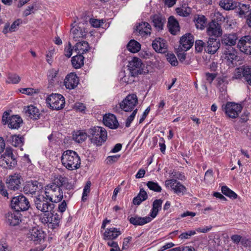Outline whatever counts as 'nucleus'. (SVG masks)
Listing matches in <instances>:
<instances>
[{
	"label": "nucleus",
	"instance_id": "1",
	"mask_svg": "<svg viewBox=\"0 0 251 251\" xmlns=\"http://www.w3.org/2000/svg\"><path fill=\"white\" fill-rule=\"evenodd\" d=\"M63 178H56L45 188V195L47 199L52 202L57 203L60 201L63 197V192L61 187L63 185Z\"/></svg>",
	"mask_w": 251,
	"mask_h": 251
},
{
	"label": "nucleus",
	"instance_id": "2",
	"mask_svg": "<svg viewBox=\"0 0 251 251\" xmlns=\"http://www.w3.org/2000/svg\"><path fill=\"white\" fill-rule=\"evenodd\" d=\"M62 165L68 170L73 171L80 168L81 160L78 154L72 150L64 151L61 158Z\"/></svg>",
	"mask_w": 251,
	"mask_h": 251
},
{
	"label": "nucleus",
	"instance_id": "3",
	"mask_svg": "<svg viewBox=\"0 0 251 251\" xmlns=\"http://www.w3.org/2000/svg\"><path fill=\"white\" fill-rule=\"evenodd\" d=\"M88 136L91 143L96 146H101L107 138L105 129L99 126L89 128L88 130Z\"/></svg>",
	"mask_w": 251,
	"mask_h": 251
},
{
	"label": "nucleus",
	"instance_id": "4",
	"mask_svg": "<svg viewBox=\"0 0 251 251\" xmlns=\"http://www.w3.org/2000/svg\"><path fill=\"white\" fill-rule=\"evenodd\" d=\"M11 206L15 211H24L28 209L30 203L25 196L20 195L12 198L11 201Z\"/></svg>",
	"mask_w": 251,
	"mask_h": 251
},
{
	"label": "nucleus",
	"instance_id": "5",
	"mask_svg": "<svg viewBox=\"0 0 251 251\" xmlns=\"http://www.w3.org/2000/svg\"><path fill=\"white\" fill-rule=\"evenodd\" d=\"M16 163L17 161L13 154L12 149L7 148L4 153L0 157V166L6 169H11Z\"/></svg>",
	"mask_w": 251,
	"mask_h": 251
},
{
	"label": "nucleus",
	"instance_id": "6",
	"mask_svg": "<svg viewBox=\"0 0 251 251\" xmlns=\"http://www.w3.org/2000/svg\"><path fill=\"white\" fill-rule=\"evenodd\" d=\"M46 102L50 107L53 110H59L63 108L65 105L64 97L59 94H52L46 99Z\"/></svg>",
	"mask_w": 251,
	"mask_h": 251
},
{
	"label": "nucleus",
	"instance_id": "7",
	"mask_svg": "<svg viewBox=\"0 0 251 251\" xmlns=\"http://www.w3.org/2000/svg\"><path fill=\"white\" fill-rule=\"evenodd\" d=\"M128 67L132 76H135L146 73L145 65L142 62L141 60L138 58H133L129 62Z\"/></svg>",
	"mask_w": 251,
	"mask_h": 251
},
{
	"label": "nucleus",
	"instance_id": "8",
	"mask_svg": "<svg viewBox=\"0 0 251 251\" xmlns=\"http://www.w3.org/2000/svg\"><path fill=\"white\" fill-rule=\"evenodd\" d=\"M137 103V96L134 94H129L120 103V107L125 112H131L134 110Z\"/></svg>",
	"mask_w": 251,
	"mask_h": 251
},
{
	"label": "nucleus",
	"instance_id": "9",
	"mask_svg": "<svg viewBox=\"0 0 251 251\" xmlns=\"http://www.w3.org/2000/svg\"><path fill=\"white\" fill-rule=\"evenodd\" d=\"M48 199L43 195H38L34 199V203L38 210L44 213L51 211L54 204L48 201Z\"/></svg>",
	"mask_w": 251,
	"mask_h": 251
},
{
	"label": "nucleus",
	"instance_id": "10",
	"mask_svg": "<svg viewBox=\"0 0 251 251\" xmlns=\"http://www.w3.org/2000/svg\"><path fill=\"white\" fill-rule=\"evenodd\" d=\"M222 108L229 118H236L241 112L242 106L241 104L233 102H227L225 106H222Z\"/></svg>",
	"mask_w": 251,
	"mask_h": 251
},
{
	"label": "nucleus",
	"instance_id": "11",
	"mask_svg": "<svg viewBox=\"0 0 251 251\" xmlns=\"http://www.w3.org/2000/svg\"><path fill=\"white\" fill-rule=\"evenodd\" d=\"M222 57L228 66H233L238 59L237 52L234 48L228 47L224 50Z\"/></svg>",
	"mask_w": 251,
	"mask_h": 251
},
{
	"label": "nucleus",
	"instance_id": "12",
	"mask_svg": "<svg viewBox=\"0 0 251 251\" xmlns=\"http://www.w3.org/2000/svg\"><path fill=\"white\" fill-rule=\"evenodd\" d=\"M165 185L166 187H170L174 193L178 196L183 195L186 191V187L180 182L175 179L166 180Z\"/></svg>",
	"mask_w": 251,
	"mask_h": 251
},
{
	"label": "nucleus",
	"instance_id": "13",
	"mask_svg": "<svg viewBox=\"0 0 251 251\" xmlns=\"http://www.w3.org/2000/svg\"><path fill=\"white\" fill-rule=\"evenodd\" d=\"M207 34L211 37L218 38L223 34L221 25L215 21L210 22L206 29Z\"/></svg>",
	"mask_w": 251,
	"mask_h": 251
},
{
	"label": "nucleus",
	"instance_id": "14",
	"mask_svg": "<svg viewBox=\"0 0 251 251\" xmlns=\"http://www.w3.org/2000/svg\"><path fill=\"white\" fill-rule=\"evenodd\" d=\"M79 81V78L76 74L70 73L66 76L63 83L66 89L72 90L77 86Z\"/></svg>",
	"mask_w": 251,
	"mask_h": 251
},
{
	"label": "nucleus",
	"instance_id": "15",
	"mask_svg": "<svg viewBox=\"0 0 251 251\" xmlns=\"http://www.w3.org/2000/svg\"><path fill=\"white\" fill-rule=\"evenodd\" d=\"M178 49L180 51H187L193 45L194 40L193 36L190 33L185 34L180 40Z\"/></svg>",
	"mask_w": 251,
	"mask_h": 251
},
{
	"label": "nucleus",
	"instance_id": "16",
	"mask_svg": "<svg viewBox=\"0 0 251 251\" xmlns=\"http://www.w3.org/2000/svg\"><path fill=\"white\" fill-rule=\"evenodd\" d=\"M43 188L42 183L37 180H30L26 182L23 190L25 194H34Z\"/></svg>",
	"mask_w": 251,
	"mask_h": 251
},
{
	"label": "nucleus",
	"instance_id": "17",
	"mask_svg": "<svg viewBox=\"0 0 251 251\" xmlns=\"http://www.w3.org/2000/svg\"><path fill=\"white\" fill-rule=\"evenodd\" d=\"M21 176L18 174L10 176L6 179L7 187L9 190H17L21 187Z\"/></svg>",
	"mask_w": 251,
	"mask_h": 251
},
{
	"label": "nucleus",
	"instance_id": "18",
	"mask_svg": "<svg viewBox=\"0 0 251 251\" xmlns=\"http://www.w3.org/2000/svg\"><path fill=\"white\" fill-rule=\"evenodd\" d=\"M220 46L219 40L214 37H209L206 45H205V50L209 54H213L216 52Z\"/></svg>",
	"mask_w": 251,
	"mask_h": 251
},
{
	"label": "nucleus",
	"instance_id": "19",
	"mask_svg": "<svg viewBox=\"0 0 251 251\" xmlns=\"http://www.w3.org/2000/svg\"><path fill=\"white\" fill-rule=\"evenodd\" d=\"M240 50L247 54H251V36L242 37L238 43Z\"/></svg>",
	"mask_w": 251,
	"mask_h": 251
},
{
	"label": "nucleus",
	"instance_id": "20",
	"mask_svg": "<svg viewBox=\"0 0 251 251\" xmlns=\"http://www.w3.org/2000/svg\"><path fill=\"white\" fill-rule=\"evenodd\" d=\"M21 214L17 211H11L5 214L6 223L12 226L18 225L21 221Z\"/></svg>",
	"mask_w": 251,
	"mask_h": 251
},
{
	"label": "nucleus",
	"instance_id": "21",
	"mask_svg": "<svg viewBox=\"0 0 251 251\" xmlns=\"http://www.w3.org/2000/svg\"><path fill=\"white\" fill-rule=\"evenodd\" d=\"M27 236L30 240L34 241L35 244L40 242L45 238L44 232L36 227L29 230Z\"/></svg>",
	"mask_w": 251,
	"mask_h": 251
},
{
	"label": "nucleus",
	"instance_id": "22",
	"mask_svg": "<svg viewBox=\"0 0 251 251\" xmlns=\"http://www.w3.org/2000/svg\"><path fill=\"white\" fill-rule=\"evenodd\" d=\"M152 46L153 49L159 53H164L167 51L166 41L160 38L155 39L152 42Z\"/></svg>",
	"mask_w": 251,
	"mask_h": 251
},
{
	"label": "nucleus",
	"instance_id": "23",
	"mask_svg": "<svg viewBox=\"0 0 251 251\" xmlns=\"http://www.w3.org/2000/svg\"><path fill=\"white\" fill-rule=\"evenodd\" d=\"M62 215L54 212L49 213L47 217L43 218V222L51 224L53 227L58 226Z\"/></svg>",
	"mask_w": 251,
	"mask_h": 251
},
{
	"label": "nucleus",
	"instance_id": "24",
	"mask_svg": "<svg viewBox=\"0 0 251 251\" xmlns=\"http://www.w3.org/2000/svg\"><path fill=\"white\" fill-rule=\"evenodd\" d=\"M153 26L159 31L163 30L164 24L166 23V19L160 15H154L151 17Z\"/></svg>",
	"mask_w": 251,
	"mask_h": 251
},
{
	"label": "nucleus",
	"instance_id": "25",
	"mask_svg": "<svg viewBox=\"0 0 251 251\" xmlns=\"http://www.w3.org/2000/svg\"><path fill=\"white\" fill-rule=\"evenodd\" d=\"M238 37L236 33L225 34L222 37L221 42L223 45L232 47L236 44Z\"/></svg>",
	"mask_w": 251,
	"mask_h": 251
},
{
	"label": "nucleus",
	"instance_id": "26",
	"mask_svg": "<svg viewBox=\"0 0 251 251\" xmlns=\"http://www.w3.org/2000/svg\"><path fill=\"white\" fill-rule=\"evenodd\" d=\"M103 122L106 126L112 129L117 128L119 125L116 117L111 114L104 116Z\"/></svg>",
	"mask_w": 251,
	"mask_h": 251
},
{
	"label": "nucleus",
	"instance_id": "27",
	"mask_svg": "<svg viewBox=\"0 0 251 251\" xmlns=\"http://www.w3.org/2000/svg\"><path fill=\"white\" fill-rule=\"evenodd\" d=\"M151 218L150 217H141L137 215L131 217L129 219L130 223L134 226H143L146 224L150 222L151 221Z\"/></svg>",
	"mask_w": 251,
	"mask_h": 251
},
{
	"label": "nucleus",
	"instance_id": "28",
	"mask_svg": "<svg viewBox=\"0 0 251 251\" xmlns=\"http://www.w3.org/2000/svg\"><path fill=\"white\" fill-rule=\"evenodd\" d=\"M25 114L26 116L31 119L37 120L39 118V110L35 106L30 105L24 109Z\"/></svg>",
	"mask_w": 251,
	"mask_h": 251
},
{
	"label": "nucleus",
	"instance_id": "29",
	"mask_svg": "<svg viewBox=\"0 0 251 251\" xmlns=\"http://www.w3.org/2000/svg\"><path fill=\"white\" fill-rule=\"evenodd\" d=\"M71 35L75 41H79L80 39L85 38L86 32L80 27H73L71 30Z\"/></svg>",
	"mask_w": 251,
	"mask_h": 251
},
{
	"label": "nucleus",
	"instance_id": "30",
	"mask_svg": "<svg viewBox=\"0 0 251 251\" xmlns=\"http://www.w3.org/2000/svg\"><path fill=\"white\" fill-rule=\"evenodd\" d=\"M250 67L248 66H243L241 67L236 68L233 74V78L240 79L243 77L245 80L247 73L250 72Z\"/></svg>",
	"mask_w": 251,
	"mask_h": 251
},
{
	"label": "nucleus",
	"instance_id": "31",
	"mask_svg": "<svg viewBox=\"0 0 251 251\" xmlns=\"http://www.w3.org/2000/svg\"><path fill=\"white\" fill-rule=\"evenodd\" d=\"M136 30L140 35L145 36L150 35L151 34V25L147 22H142L137 26Z\"/></svg>",
	"mask_w": 251,
	"mask_h": 251
},
{
	"label": "nucleus",
	"instance_id": "32",
	"mask_svg": "<svg viewBox=\"0 0 251 251\" xmlns=\"http://www.w3.org/2000/svg\"><path fill=\"white\" fill-rule=\"evenodd\" d=\"M168 27L169 31L173 35H176L179 31V24L173 16H170L168 19Z\"/></svg>",
	"mask_w": 251,
	"mask_h": 251
},
{
	"label": "nucleus",
	"instance_id": "33",
	"mask_svg": "<svg viewBox=\"0 0 251 251\" xmlns=\"http://www.w3.org/2000/svg\"><path fill=\"white\" fill-rule=\"evenodd\" d=\"M121 234V231L115 227L107 228L104 233L105 239L113 240L115 239Z\"/></svg>",
	"mask_w": 251,
	"mask_h": 251
},
{
	"label": "nucleus",
	"instance_id": "34",
	"mask_svg": "<svg viewBox=\"0 0 251 251\" xmlns=\"http://www.w3.org/2000/svg\"><path fill=\"white\" fill-rule=\"evenodd\" d=\"M22 119L17 115H13L9 117L8 120V127L12 129H17L22 123Z\"/></svg>",
	"mask_w": 251,
	"mask_h": 251
},
{
	"label": "nucleus",
	"instance_id": "35",
	"mask_svg": "<svg viewBox=\"0 0 251 251\" xmlns=\"http://www.w3.org/2000/svg\"><path fill=\"white\" fill-rule=\"evenodd\" d=\"M219 5L226 10H233L237 7V2L233 0H221Z\"/></svg>",
	"mask_w": 251,
	"mask_h": 251
},
{
	"label": "nucleus",
	"instance_id": "36",
	"mask_svg": "<svg viewBox=\"0 0 251 251\" xmlns=\"http://www.w3.org/2000/svg\"><path fill=\"white\" fill-rule=\"evenodd\" d=\"M237 13L240 17H243L246 16L249 12L251 11V6L249 4L237 3Z\"/></svg>",
	"mask_w": 251,
	"mask_h": 251
},
{
	"label": "nucleus",
	"instance_id": "37",
	"mask_svg": "<svg viewBox=\"0 0 251 251\" xmlns=\"http://www.w3.org/2000/svg\"><path fill=\"white\" fill-rule=\"evenodd\" d=\"M162 202L163 201L161 199L154 201L152 203V207L150 213L151 218H154L157 216L159 210L161 209Z\"/></svg>",
	"mask_w": 251,
	"mask_h": 251
},
{
	"label": "nucleus",
	"instance_id": "38",
	"mask_svg": "<svg viewBox=\"0 0 251 251\" xmlns=\"http://www.w3.org/2000/svg\"><path fill=\"white\" fill-rule=\"evenodd\" d=\"M8 141L14 147H21L24 144V138L20 135H11L8 139Z\"/></svg>",
	"mask_w": 251,
	"mask_h": 251
},
{
	"label": "nucleus",
	"instance_id": "39",
	"mask_svg": "<svg viewBox=\"0 0 251 251\" xmlns=\"http://www.w3.org/2000/svg\"><path fill=\"white\" fill-rule=\"evenodd\" d=\"M88 137V132L83 130H78L75 132L73 135V140L78 143L84 142Z\"/></svg>",
	"mask_w": 251,
	"mask_h": 251
},
{
	"label": "nucleus",
	"instance_id": "40",
	"mask_svg": "<svg viewBox=\"0 0 251 251\" xmlns=\"http://www.w3.org/2000/svg\"><path fill=\"white\" fill-rule=\"evenodd\" d=\"M84 58L81 54L73 56L72 59L73 66L75 69L80 68L84 64Z\"/></svg>",
	"mask_w": 251,
	"mask_h": 251
},
{
	"label": "nucleus",
	"instance_id": "41",
	"mask_svg": "<svg viewBox=\"0 0 251 251\" xmlns=\"http://www.w3.org/2000/svg\"><path fill=\"white\" fill-rule=\"evenodd\" d=\"M195 22L198 29L202 30L204 28L206 19L203 15H197L195 17Z\"/></svg>",
	"mask_w": 251,
	"mask_h": 251
},
{
	"label": "nucleus",
	"instance_id": "42",
	"mask_svg": "<svg viewBox=\"0 0 251 251\" xmlns=\"http://www.w3.org/2000/svg\"><path fill=\"white\" fill-rule=\"evenodd\" d=\"M127 50L131 52L136 53L141 49V45L134 40H131L127 45Z\"/></svg>",
	"mask_w": 251,
	"mask_h": 251
},
{
	"label": "nucleus",
	"instance_id": "43",
	"mask_svg": "<svg viewBox=\"0 0 251 251\" xmlns=\"http://www.w3.org/2000/svg\"><path fill=\"white\" fill-rule=\"evenodd\" d=\"M75 47V50H78L80 54H83L88 50L89 44L86 41L79 42L76 44Z\"/></svg>",
	"mask_w": 251,
	"mask_h": 251
},
{
	"label": "nucleus",
	"instance_id": "44",
	"mask_svg": "<svg viewBox=\"0 0 251 251\" xmlns=\"http://www.w3.org/2000/svg\"><path fill=\"white\" fill-rule=\"evenodd\" d=\"M177 14L180 16L187 17L191 13V9L186 6L185 4L182 5V7L177 8L176 10Z\"/></svg>",
	"mask_w": 251,
	"mask_h": 251
},
{
	"label": "nucleus",
	"instance_id": "45",
	"mask_svg": "<svg viewBox=\"0 0 251 251\" xmlns=\"http://www.w3.org/2000/svg\"><path fill=\"white\" fill-rule=\"evenodd\" d=\"M222 192L224 195L232 199H236L238 196L235 192L229 189L226 186H224L222 187Z\"/></svg>",
	"mask_w": 251,
	"mask_h": 251
},
{
	"label": "nucleus",
	"instance_id": "46",
	"mask_svg": "<svg viewBox=\"0 0 251 251\" xmlns=\"http://www.w3.org/2000/svg\"><path fill=\"white\" fill-rule=\"evenodd\" d=\"M21 80L20 77L16 74L9 73L6 82L8 83L17 84Z\"/></svg>",
	"mask_w": 251,
	"mask_h": 251
},
{
	"label": "nucleus",
	"instance_id": "47",
	"mask_svg": "<svg viewBox=\"0 0 251 251\" xmlns=\"http://www.w3.org/2000/svg\"><path fill=\"white\" fill-rule=\"evenodd\" d=\"M91 186V182L90 181H88L84 187L82 201H85L87 200V197L90 192V187Z\"/></svg>",
	"mask_w": 251,
	"mask_h": 251
},
{
	"label": "nucleus",
	"instance_id": "48",
	"mask_svg": "<svg viewBox=\"0 0 251 251\" xmlns=\"http://www.w3.org/2000/svg\"><path fill=\"white\" fill-rule=\"evenodd\" d=\"M147 185L150 190L155 192H160L162 190L161 187L157 182L149 181L148 182Z\"/></svg>",
	"mask_w": 251,
	"mask_h": 251
},
{
	"label": "nucleus",
	"instance_id": "49",
	"mask_svg": "<svg viewBox=\"0 0 251 251\" xmlns=\"http://www.w3.org/2000/svg\"><path fill=\"white\" fill-rule=\"evenodd\" d=\"M58 71L54 69H51L49 71L48 78L50 83H53L54 82V78L56 77Z\"/></svg>",
	"mask_w": 251,
	"mask_h": 251
},
{
	"label": "nucleus",
	"instance_id": "50",
	"mask_svg": "<svg viewBox=\"0 0 251 251\" xmlns=\"http://www.w3.org/2000/svg\"><path fill=\"white\" fill-rule=\"evenodd\" d=\"M137 110L138 109L137 108L134 109L130 115L127 117L125 124V126L126 127H128L130 126L131 123L133 121L137 114Z\"/></svg>",
	"mask_w": 251,
	"mask_h": 251
},
{
	"label": "nucleus",
	"instance_id": "51",
	"mask_svg": "<svg viewBox=\"0 0 251 251\" xmlns=\"http://www.w3.org/2000/svg\"><path fill=\"white\" fill-rule=\"evenodd\" d=\"M206 44L202 40H196L195 42V49L198 52H201L203 50V47L205 48Z\"/></svg>",
	"mask_w": 251,
	"mask_h": 251
},
{
	"label": "nucleus",
	"instance_id": "52",
	"mask_svg": "<svg viewBox=\"0 0 251 251\" xmlns=\"http://www.w3.org/2000/svg\"><path fill=\"white\" fill-rule=\"evenodd\" d=\"M22 23V20L21 19H18L15 21L10 27V32L15 31Z\"/></svg>",
	"mask_w": 251,
	"mask_h": 251
},
{
	"label": "nucleus",
	"instance_id": "53",
	"mask_svg": "<svg viewBox=\"0 0 251 251\" xmlns=\"http://www.w3.org/2000/svg\"><path fill=\"white\" fill-rule=\"evenodd\" d=\"M213 180V174L211 169L208 170L205 173L204 181L210 183Z\"/></svg>",
	"mask_w": 251,
	"mask_h": 251
},
{
	"label": "nucleus",
	"instance_id": "54",
	"mask_svg": "<svg viewBox=\"0 0 251 251\" xmlns=\"http://www.w3.org/2000/svg\"><path fill=\"white\" fill-rule=\"evenodd\" d=\"M167 59L173 66H176L178 64V61L174 54H168L167 56Z\"/></svg>",
	"mask_w": 251,
	"mask_h": 251
},
{
	"label": "nucleus",
	"instance_id": "55",
	"mask_svg": "<svg viewBox=\"0 0 251 251\" xmlns=\"http://www.w3.org/2000/svg\"><path fill=\"white\" fill-rule=\"evenodd\" d=\"M90 23L93 27H99L103 24H104V21L103 19L98 20L95 19H90Z\"/></svg>",
	"mask_w": 251,
	"mask_h": 251
},
{
	"label": "nucleus",
	"instance_id": "56",
	"mask_svg": "<svg viewBox=\"0 0 251 251\" xmlns=\"http://www.w3.org/2000/svg\"><path fill=\"white\" fill-rule=\"evenodd\" d=\"M196 234L195 230H190L185 232L182 233L179 236L181 239H186L189 238L191 236L194 235Z\"/></svg>",
	"mask_w": 251,
	"mask_h": 251
},
{
	"label": "nucleus",
	"instance_id": "57",
	"mask_svg": "<svg viewBox=\"0 0 251 251\" xmlns=\"http://www.w3.org/2000/svg\"><path fill=\"white\" fill-rule=\"evenodd\" d=\"M107 245L112 247L110 251H122L119 247L118 243L114 241H109L107 243Z\"/></svg>",
	"mask_w": 251,
	"mask_h": 251
},
{
	"label": "nucleus",
	"instance_id": "58",
	"mask_svg": "<svg viewBox=\"0 0 251 251\" xmlns=\"http://www.w3.org/2000/svg\"><path fill=\"white\" fill-rule=\"evenodd\" d=\"M224 20L225 17L220 12L218 11L214 12L213 20L212 21H215L218 23V22H222L224 21Z\"/></svg>",
	"mask_w": 251,
	"mask_h": 251
},
{
	"label": "nucleus",
	"instance_id": "59",
	"mask_svg": "<svg viewBox=\"0 0 251 251\" xmlns=\"http://www.w3.org/2000/svg\"><path fill=\"white\" fill-rule=\"evenodd\" d=\"M206 80L209 83H211L213 80L216 76V74L206 73L205 74Z\"/></svg>",
	"mask_w": 251,
	"mask_h": 251
},
{
	"label": "nucleus",
	"instance_id": "60",
	"mask_svg": "<svg viewBox=\"0 0 251 251\" xmlns=\"http://www.w3.org/2000/svg\"><path fill=\"white\" fill-rule=\"evenodd\" d=\"M67 207V204L66 201H62L58 205V211L61 213H62L66 210Z\"/></svg>",
	"mask_w": 251,
	"mask_h": 251
},
{
	"label": "nucleus",
	"instance_id": "61",
	"mask_svg": "<svg viewBox=\"0 0 251 251\" xmlns=\"http://www.w3.org/2000/svg\"><path fill=\"white\" fill-rule=\"evenodd\" d=\"M137 196L142 199V201H145L148 198L147 192L143 188L140 189V192L138 194Z\"/></svg>",
	"mask_w": 251,
	"mask_h": 251
},
{
	"label": "nucleus",
	"instance_id": "62",
	"mask_svg": "<svg viewBox=\"0 0 251 251\" xmlns=\"http://www.w3.org/2000/svg\"><path fill=\"white\" fill-rule=\"evenodd\" d=\"M75 107L77 110H78L80 112L84 111L86 109L85 105L83 103L81 102L75 103Z\"/></svg>",
	"mask_w": 251,
	"mask_h": 251
},
{
	"label": "nucleus",
	"instance_id": "63",
	"mask_svg": "<svg viewBox=\"0 0 251 251\" xmlns=\"http://www.w3.org/2000/svg\"><path fill=\"white\" fill-rule=\"evenodd\" d=\"M71 47V45L69 43L68 44V47L67 48H65L64 50V54L68 58L70 57L72 54V49Z\"/></svg>",
	"mask_w": 251,
	"mask_h": 251
},
{
	"label": "nucleus",
	"instance_id": "64",
	"mask_svg": "<svg viewBox=\"0 0 251 251\" xmlns=\"http://www.w3.org/2000/svg\"><path fill=\"white\" fill-rule=\"evenodd\" d=\"M34 5H29L27 7V8L23 12V15L24 16L26 17L29 15L31 13V11L34 9Z\"/></svg>",
	"mask_w": 251,
	"mask_h": 251
}]
</instances>
